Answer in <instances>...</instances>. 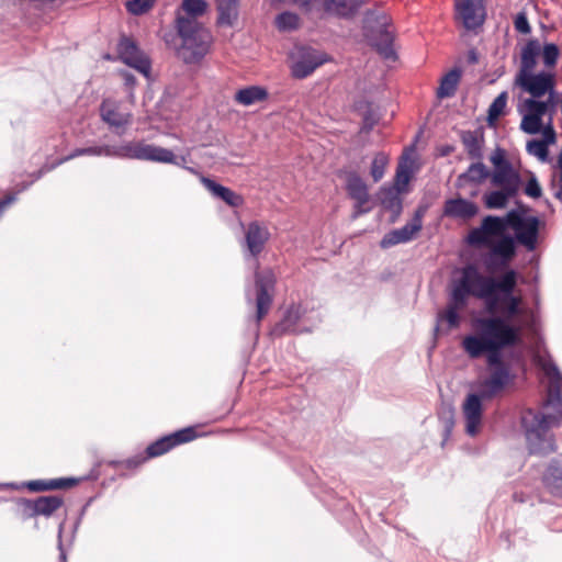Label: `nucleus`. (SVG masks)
Returning a JSON list of instances; mask_svg holds the SVG:
<instances>
[{
  "mask_svg": "<svg viewBox=\"0 0 562 562\" xmlns=\"http://www.w3.org/2000/svg\"><path fill=\"white\" fill-rule=\"evenodd\" d=\"M474 328L476 333L467 335L461 347L471 359L486 355L487 364L498 363L502 351L520 341L521 326L499 315L477 318Z\"/></svg>",
  "mask_w": 562,
  "mask_h": 562,
  "instance_id": "1",
  "label": "nucleus"
},
{
  "mask_svg": "<svg viewBox=\"0 0 562 562\" xmlns=\"http://www.w3.org/2000/svg\"><path fill=\"white\" fill-rule=\"evenodd\" d=\"M465 241L471 247L487 248V267H505L516 256L515 239L506 234L504 216L486 215L479 227L472 228Z\"/></svg>",
  "mask_w": 562,
  "mask_h": 562,
  "instance_id": "2",
  "label": "nucleus"
},
{
  "mask_svg": "<svg viewBox=\"0 0 562 562\" xmlns=\"http://www.w3.org/2000/svg\"><path fill=\"white\" fill-rule=\"evenodd\" d=\"M176 30L179 43L176 36H165L167 45L172 47L176 55L186 64L199 63L209 52L212 43L210 31L196 19L184 18L178 14L176 18Z\"/></svg>",
  "mask_w": 562,
  "mask_h": 562,
  "instance_id": "3",
  "label": "nucleus"
},
{
  "mask_svg": "<svg viewBox=\"0 0 562 562\" xmlns=\"http://www.w3.org/2000/svg\"><path fill=\"white\" fill-rule=\"evenodd\" d=\"M520 424L531 454L548 456L557 450L551 428L558 425L555 414L527 408L522 411Z\"/></svg>",
  "mask_w": 562,
  "mask_h": 562,
  "instance_id": "4",
  "label": "nucleus"
},
{
  "mask_svg": "<svg viewBox=\"0 0 562 562\" xmlns=\"http://www.w3.org/2000/svg\"><path fill=\"white\" fill-rule=\"evenodd\" d=\"M518 273L514 269L495 277L491 290L485 297V305L491 312H498L508 321L521 314L520 295L515 294Z\"/></svg>",
  "mask_w": 562,
  "mask_h": 562,
  "instance_id": "5",
  "label": "nucleus"
},
{
  "mask_svg": "<svg viewBox=\"0 0 562 562\" xmlns=\"http://www.w3.org/2000/svg\"><path fill=\"white\" fill-rule=\"evenodd\" d=\"M363 34L369 44L384 59H395L394 35L389 29L390 19L384 13L368 12L364 16Z\"/></svg>",
  "mask_w": 562,
  "mask_h": 562,
  "instance_id": "6",
  "label": "nucleus"
},
{
  "mask_svg": "<svg viewBox=\"0 0 562 562\" xmlns=\"http://www.w3.org/2000/svg\"><path fill=\"white\" fill-rule=\"evenodd\" d=\"M517 204L518 209L510 210L504 216L505 231L513 229L515 244L518 243L527 250L533 251L538 244L540 220L537 216H525L528 209L520 202Z\"/></svg>",
  "mask_w": 562,
  "mask_h": 562,
  "instance_id": "7",
  "label": "nucleus"
},
{
  "mask_svg": "<svg viewBox=\"0 0 562 562\" xmlns=\"http://www.w3.org/2000/svg\"><path fill=\"white\" fill-rule=\"evenodd\" d=\"M121 159L145 160L161 164H171L176 166H184L187 158L181 156L178 158L172 150L147 144L144 140L122 142Z\"/></svg>",
  "mask_w": 562,
  "mask_h": 562,
  "instance_id": "8",
  "label": "nucleus"
},
{
  "mask_svg": "<svg viewBox=\"0 0 562 562\" xmlns=\"http://www.w3.org/2000/svg\"><path fill=\"white\" fill-rule=\"evenodd\" d=\"M117 59L148 78L151 71L150 58L139 48L137 43L122 35L116 45Z\"/></svg>",
  "mask_w": 562,
  "mask_h": 562,
  "instance_id": "9",
  "label": "nucleus"
},
{
  "mask_svg": "<svg viewBox=\"0 0 562 562\" xmlns=\"http://www.w3.org/2000/svg\"><path fill=\"white\" fill-rule=\"evenodd\" d=\"M276 285V277L272 270L257 271L255 273L256 286V316L255 323L257 330L259 329L260 322L268 314L272 305V294Z\"/></svg>",
  "mask_w": 562,
  "mask_h": 562,
  "instance_id": "10",
  "label": "nucleus"
},
{
  "mask_svg": "<svg viewBox=\"0 0 562 562\" xmlns=\"http://www.w3.org/2000/svg\"><path fill=\"white\" fill-rule=\"evenodd\" d=\"M328 60L325 53L307 46L296 48L291 65V75L295 79H304L311 76L318 67Z\"/></svg>",
  "mask_w": 562,
  "mask_h": 562,
  "instance_id": "11",
  "label": "nucleus"
},
{
  "mask_svg": "<svg viewBox=\"0 0 562 562\" xmlns=\"http://www.w3.org/2000/svg\"><path fill=\"white\" fill-rule=\"evenodd\" d=\"M487 367L491 369V373L481 383L480 392L483 398L490 400L504 390L510 382L512 374L509 366L504 362L502 357H498V363L487 364Z\"/></svg>",
  "mask_w": 562,
  "mask_h": 562,
  "instance_id": "12",
  "label": "nucleus"
},
{
  "mask_svg": "<svg viewBox=\"0 0 562 562\" xmlns=\"http://www.w3.org/2000/svg\"><path fill=\"white\" fill-rule=\"evenodd\" d=\"M495 277L482 274L473 265L462 269L461 278L456 284L464 290H470L471 295L485 301Z\"/></svg>",
  "mask_w": 562,
  "mask_h": 562,
  "instance_id": "13",
  "label": "nucleus"
},
{
  "mask_svg": "<svg viewBox=\"0 0 562 562\" xmlns=\"http://www.w3.org/2000/svg\"><path fill=\"white\" fill-rule=\"evenodd\" d=\"M516 83L531 94V98H541L549 92L553 101L554 95V76L550 72L522 74L516 78Z\"/></svg>",
  "mask_w": 562,
  "mask_h": 562,
  "instance_id": "14",
  "label": "nucleus"
},
{
  "mask_svg": "<svg viewBox=\"0 0 562 562\" xmlns=\"http://www.w3.org/2000/svg\"><path fill=\"white\" fill-rule=\"evenodd\" d=\"M18 504L21 506L25 519L44 516L50 517L63 504V497L58 495L40 496L35 499L21 498Z\"/></svg>",
  "mask_w": 562,
  "mask_h": 562,
  "instance_id": "15",
  "label": "nucleus"
},
{
  "mask_svg": "<svg viewBox=\"0 0 562 562\" xmlns=\"http://www.w3.org/2000/svg\"><path fill=\"white\" fill-rule=\"evenodd\" d=\"M346 190L349 198L355 201L352 218H357L372 210V206L369 205L368 186L356 172L348 173Z\"/></svg>",
  "mask_w": 562,
  "mask_h": 562,
  "instance_id": "16",
  "label": "nucleus"
},
{
  "mask_svg": "<svg viewBox=\"0 0 562 562\" xmlns=\"http://www.w3.org/2000/svg\"><path fill=\"white\" fill-rule=\"evenodd\" d=\"M424 210L418 209L413 218L403 227L393 229L385 234L380 241L382 248H390L397 244L411 241L415 235L423 228Z\"/></svg>",
  "mask_w": 562,
  "mask_h": 562,
  "instance_id": "17",
  "label": "nucleus"
},
{
  "mask_svg": "<svg viewBox=\"0 0 562 562\" xmlns=\"http://www.w3.org/2000/svg\"><path fill=\"white\" fill-rule=\"evenodd\" d=\"M195 438V430L193 427H187L181 430H178L173 434L164 436L153 443H150L147 449V458H155L162 456L170 451L172 448L178 445L189 442Z\"/></svg>",
  "mask_w": 562,
  "mask_h": 562,
  "instance_id": "18",
  "label": "nucleus"
},
{
  "mask_svg": "<svg viewBox=\"0 0 562 562\" xmlns=\"http://www.w3.org/2000/svg\"><path fill=\"white\" fill-rule=\"evenodd\" d=\"M270 239V232L263 223L252 221L245 228V246L248 254L257 258Z\"/></svg>",
  "mask_w": 562,
  "mask_h": 562,
  "instance_id": "19",
  "label": "nucleus"
},
{
  "mask_svg": "<svg viewBox=\"0 0 562 562\" xmlns=\"http://www.w3.org/2000/svg\"><path fill=\"white\" fill-rule=\"evenodd\" d=\"M482 400L484 398L481 396V392L479 391V394H469L462 405V412L465 419V432L471 437L477 435L482 423Z\"/></svg>",
  "mask_w": 562,
  "mask_h": 562,
  "instance_id": "20",
  "label": "nucleus"
},
{
  "mask_svg": "<svg viewBox=\"0 0 562 562\" xmlns=\"http://www.w3.org/2000/svg\"><path fill=\"white\" fill-rule=\"evenodd\" d=\"M458 15L463 26L471 31L483 25L485 20V9L482 0H462L457 4Z\"/></svg>",
  "mask_w": 562,
  "mask_h": 562,
  "instance_id": "21",
  "label": "nucleus"
},
{
  "mask_svg": "<svg viewBox=\"0 0 562 562\" xmlns=\"http://www.w3.org/2000/svg\"><path fill=\"white\" fill-rule=\"evenodd\" d=\"M460 140L464 147L468 157L472 160H482L483 148L485 144L483 127H476L473 131H460Z\"/></svg>",
  "mask_w": 562,
  "mask_h": 562,
  "instance_id": "22",
  "label": "nucleus"
},
{
  "mask_svg": "<svg viewBox=\"0 0 562 562\" xmlns=\"http://www.w3.org/2000/svg\"><path fill=\"white\" fill-rule=\"evenodd\" d=\"M487 178H490L488 168L482 162V160H475L464 172L458 176L456 187L458 189H465L468 187L477 188Z\"/></svg>",
  "mask_w": 562,
  "mask_h": 562,
  "instance_id": "23",
  "label": "nucleus"
},
{
  "mask_svg": "<svg viewBox=\"0 0 562 562\" xmlns=\"http://www.w3.org/2000/svg\"><path fill=\"white\" fill-rule=\"evenodd\" d=\"M479 212L477 205L463 198L449 199L445 202V216L458 220H470Z\"/></svg>",
  "mask_w": 562,
  "mask_h": 562,
  "instance_id": "24",
  "label": "nucleus"
},
{
  "mask_svg": "<svg viewBox=\"0 0 562 562\" xmlns=\"http://www.w3.org/2000/svg\"><path fill=\"white\" fill-rule=\"evenodd\" d=\"M200 181L213 196L223 200L227 205L232 207H239L244 204V198L240 194L217 183L213 179L200 175Z\"/></svg>",
  "mask_w": 562,
  "mask_h": 562,
  "instance_id": "25",
  "label": "nucleus"
},
{
  "mask_svg": "<svg viewBox=\"0 0 562 562\" xmlns=\"http://www.w3.org/2000/svg\"><path fill=\"white\" fill-rule=\"evenodd\" d=\"M490 178L491 184L494 187L510 188L519 192L521 178L512 164L498 166L493 172L490 171Z\"/></svg>",
  "mask_w": 562,
  "mask_h": 562,
  "instance_id": "26",
  "label": "nucleus"
},
{
  "mask_svg": "<svg viewBox=\"0 0 562 562\" xmlns=\"http://www.w3.org/2000/svg\"><path fill=\"white\" fill-rule=\"evenodd\" d=\"M101 119L112 127H125L131 123L132 115L123 113L119 110V105L111 101L104 100L100 105Z\"/></svg>",
  "mask_w": 562,
  "mask_h": 562,
  "instance_id": "27",
  "label": "nucleus"
},
{
  "mask_svg": "<svg viewBox=\"0 0 562 562\" xmlns=\"http://www.w3.org/2000/svg\"><path fill=\"white\" fill-rule=\"evenodd\" d=\"M326 13L338 18L352 16L363 4V0H322Z\"/></svg>",
  "mask_w": 562,
  "mask_h": 562,
  "instance_id": "28",
  "label": "nucleus"
},
{
  "mask_svg": "<svg viewBox=\"0 0 562 562\" xmlns=\"http://www.w3.org/2000/svg\"><path fill=\"white\" fill-rule=\"evenodd\" d=\"M302 315L303 312L300 305H291L284 313L283 318L274 326L273 334L282 336L299 333L300 330L296 328V325Z\"/></svg>",
  "mask_w": 562,
  "mask_h": 562,
  "instance_id": "29",
  "label": "nucleus"
},
{
  "mask_svg": "<svg viewBox=\"0 0 562 562\" xmlns=\"http://www.w3.org/2000/svg\"><path fill=\"white\" fill-rule=\"evenodd\" d=\"M78 480L74 477H60L49 480H33L29 481L25 485L31 492H45L56 490H67L77 484Z\"/></svg>",
  "mask_w": 562,
  "mask_h": 562,
  "instance_id": "30",
  "label": "nucleus"
},
{
  "mask_svg": "<svg viewBox=\"0 0 562 562\" xmlns=\"http://www.w3.org/2000/svg\"><path fill=\"white\" fill-rule=\"evenodd\" d=\"M517 194L518 191L499 187L498 190L486 192L483 196V202L488 210L504 209L508 204V201Z\"/></svg>",
  "mask_w": 562,
  "mask_h": 562,
  "instance_id": "31",
  "label": "nucleus"
},
{
  "mask_svg": "<svg viewBox=\"0 0 562 562\" xmlns=\"http://www.w3.org/2000/svg\"><path fill=\"white\" fill-rule=\"evenodd\" d=\"M218 11L217 25L233 26L238 18V0H215Z\"/></svg>",
  "mask_w": 562,
  "mask_h": 562,
  "instance_id": "32",
  "label": "nucleus"
},
{
  "mask_svg": "<svg viewBox=\"0 0 562 562\" xmlns=\"http://www.w3.org/2000/svg\"><path fill=\"white\" fill-rule=\"evenodd\" d=\"M268 91L260 86H249L239 89L235 94V101L241 105L249 106L268 99Z\"/></svg>",
  "mask_w": 562,
  "mask_h": 562,
  "instance_id": "33",
  "label": "nucleus"
},
{
  "mask_svg": "<svg viewBox=\"0 0 562 562\" xmlns=\"http://www.w3.org/2000/svg\"><path fill=\"white\" fill-rule=\"evenodd\" d=\"M461 79V70L459 68H453L449 72H447L441 81L440 86L437 89V97L440 99L453 97L459 81Z\"/></svg>",
  "mask_w": 562,
  "mask_h": 562,
  "instance_id": "34",
  "label": "nucleus"
},
{
  "mask_svg": "<svg viewBox=\"0 0 562 562\" xmlns=\"http://www.w3.org/2000/svg\"><path fill=\"white\" fill-rule=\"evenodd\" d=\"M543 482L553 495L562 497V469L557 461L549 464Z\"/></svg>",
  "mask_w": 562,
  "mask_h": 562,
  "instance_id": "35",
  "label": "nucleus"
},
{
  "mask_svg": "<svg viewBox=\"0 0 562 562\" xmlns=\"http://www.w3.org/2000/svg\"><path fill=\"white\" fill-rule=\"evenodd\" d=\"M540 53L538 41H529L521 52V66L518 75L531 72L537 64V56Z\"/></svg>",
  "mask_w": 562,
  "mask_h": 562,
  "instance_id": "36",
  "label": "nucleus"
},
{
  "mask_svg": "<svg viewBox=\"0 0 562 562\" xmlns=\"http://www.w3.org/2000/svg\"><path fill=\"white\" fill-rule=\"evenodd\" d=\"M400 193H402V188H382L381 190L382 206L392 211L395 215L402 211Z\"/></svg>",
  "mask_w": 562,
  "mask_h": 562,
  "instance_id": "37",
  "label": "nucleus"
},
{
  "mask_svg": "<svg viewBox=\"0 0 562 562\" xmlns=\"http://www.w3.org/2000/svg\"><path fill=\"white\" fill-rule=\"evenodd\" d=\"M550 105H552L551 99L539 101L537 98H528L524 101L519 112L542 119Z\"/></svg>",
  "mask_w": 562,
  "mask_h": 562,
  "instance_id": "38",
  "label": "nucleus"
},
{
  "mask_svg": "<svg viewBox=\"0 0 562 562\" xmlns=\"http://www.w3.org/2000/svg\"><path fill=\"white\" fill-rule=\"evenodd\" d=\"M276 25L282 32L294 31L300 25V19L295 13L285 11L277 15Z\"/></svg>",
  "mask_w": 562,
  "mask_h": 562,
  "instance_id": "39",
  "label": "nucleus"
},
{
  "mask_svg": "<svg viewBox=\"0 0 562 562\" xmlns=\"http://www.w3.org/2000/svg\"><path fill=\"white\" fill-rule=\"evenodd\" d=\"M182 10L187 13L184 18L196 19L205 13L207 2L205 0H182Z\"/></svg>",
  "mask_w": 562,
  "mask_h": 562,
  "instance_id": "40",
  "label": "nucleus"
},
{
  "mask_svg": "<svg viewBox=\"0 0 562 562\" xmlns=\"http://www.w3.org/2000/svg\"><path fill=\"white\" fill-rule=\"evenodd\" d=\"M389 157L384 153L380 151L374 156L370 170L374 182H378L383 178Z\"/></svg>",
  "mask_w": 562,
  "mask_h": 562,
  "instance_id": "41",
  "label": "nucleus"
},
{
  "mask_svg": "<svg viewBox=\"0 0 562 562\" xmlns=\"http://www.w3.org/2000/svg\"><path fill=\"white\" fill-rule=\"evenodd\" d=\"M506 103H507V92L503 91L494 99V101L492 102V104L488 108L487 120L490 123L497 120L499 117V115L503 114V112L506 108Z\"/></svg>",
  "mask_w": 562,
  "mask_h": 562,
  "instance_id": "42",
  "label": "nucleus"
},
{
  "mask_svg": "<svg viewBox=\"0 0 562 562\" xmlns=\"http://www.w3.org/2000/svg\"><path fill=\"white\" fill-rule=\"evenodd\" d=\"M543 127L542 119L522 113L520 130L527 134L535 135Z\"/></svg>",
  "mask_w": 562,
  "mask_h": 562,
  "instance_id": "43",
  "label": "nucleus"
},
{
  "mask_svg": "<svg viewBox=\"0 0 562 562\" xmlns=\"http://www.w3.org/2000/svg\"><path fill=\"white\" fill-rule=\"evenodd\" d=\"M155 3V0H128L125 4L127 12L133 15H142L148 12Z\"/></svg>",
  "mask_w": 562,
  "mask_h": 562,
  "instance_id": "44",
  "label": "nucleus"
},
{
  "mask_svg": "<svg viewBox=\"0 0 562 562\" xmlns=\"http://www.w3.org/2000/svg\"><path fill=\"white\" fill-rule=\"evenodd\" d=\"M526 149L528 154L538 157L541 161L548 159L549 150L544 142L531 139L527 143Z\"/></svg>",
  "mask_w": 562,
  "mask_h": 562,
  "instance_id": "45",
  "label": "nucleus"
},
{
  "mask_svg": "<svg viewBox=\"0 0 562 562\" xmlns=\"http://www.w3.org/2000/svg\"><path fill=\"white\" fill-rule=\"evenodd\" d=\"M471 295L470 290H464L457 284H454L451 294L449 304L454 305L457 307L463 308L468 304V296Z\"/></svg>",
  "mask_w": 562,
  "mask_h": 562,
  "instance_id": "46",
  "label": "nucleus"
},
{
  "mask_svg": "<svg viewBox=\"0 0 562 562\" xmlns=\"http://www.w3.org/2000/svg\"><path fill=\"white\" fill-rule=\"evenodd\" d=\"M78 156H102V145L101 146H90L85 148H77L71 154L57 160V165H61L65 161L74 159Z\"/></svg>",
  "mask_w": 562,
  "mask_h": 562,
  "instance_id": "47",
  "label": "nucleus"
},
{
  "mask_svg": "<svg viewBox=\"0 0 562 562\" xmlns=\"http://www.w3.org/2000/svg\"><path fill=\"white\" fill-rule=\"evenodd\" d=\"M560 50L553 43L546 44L542 49L543 63L547 67H553L559 58Z\"/></svg>",
  "mask_w": 562,
  "mask_h": 562,
  "instance_id": "48",
  "label": "nucleus"
},
{
  "mask_svg": "<svg viewBox=\"0 0 562 562\" xmlns=\"http://www.w3.org/2000/svg\"><path fill=\"white\" fill-rule=\"evenodd\" d=\"M459 310H461V308L457 307L454 305L448 304L445 313L442 315H440V318L447 322L449 329L459 327V325H460V316L458 313Z\"/></svg>",
  "mask_w": 562,
  "mask_h": 562,
  "instance_id": "49",
  "label": "nucleus"
},
{
  "mask_svg": "<svg viewBox=\"0 0 562 562\" xmlns=\"http://www.w3.org/2000/svg\"><path fill=\"white\" fill-rule=\"evenodd\" d=\"M525 193L533 199H539L542 194L541 187L535 175H531L525 187Z\"/></svg>",
  "mask_w": 562,
  "mask_h": 562,
  "instance_id": "50",
  "label": "nucleus"
},
{
  "mask_svg": "<svg viewBox=\"0 0 562 562\" xmlns=\"http://www.w3.org/2000/svg\"><path fill=\"white\" fill-rule=\"evenodd\" d=\"M409 170L403 166L400 165L396 175H395V187L394 188H402V192L405 190L406 186L409 182Z\"/></svg>",
  "mask_w": 562,
  "mask_h": 562,
  "instance_id": "51",
  "label": "nucleus"
},
{
  "mask_svg": "<svg viewBox=\"0 0 562 562\" xmlns=\"http://www.w3.org/2000/svg\"><path fill=\"white\" fill-rule=\"evenodd\" d=\"M515 29L521 34H529L531 26L525 12H520L516 15L514 21Z\"/></svg>",
  "mask_w": 562,
  "mask_h": 562,
  "instance_id": "52",
  "label": "nucleus"
},
{
  "mask_svg": "<svg viewBox=\"0 0 562 562\" xmlns=\"http://www.w3.org/2000/svg\"><path fill=\"white\" fill-rule=\"evenodd\" d=\"M562 404V397L559 387L557 389H550L548 393V397L544 401V406H553V407H560Z\"/></svg>",
  "mask_w": 562,
  "mask_h": 562,
  "instance_id": "53",
  "label": "nucleus"
},
{
  "mask_svg": "<svg viewBox=\"0 0 562 562\" xmlns=\"http://www.w3.org/2000/svg\"><path fill=\"white\" fill-rule=\"evenodd\" d=\"M541 131L543 134V139H541L540 142H544L547 146L555 142L557 135L551 121L544 127H542Z\"/></svg>",
  "mask_w": 562,
  "mask_h": 562,
  "instance_id": "54",
  "label": "nucleus"
},
{
  "mask_svg": "<svg viewBox=\"0 0 562 562\" xmlns=\"http://www.w3.org/2000/svg\"><path fill=\"white\" fill-rule=\"evenodd\" d=\"M122 145H102V156L121 158Z\"/></svg>",
  "mask_w": 562,
  "mask_h": 562,
  "instance_id": "55",
  "label": "nucleus"
},
{
  "mask_svg": "<svg viewBox=\"0 0 562 562\" xmlns=\"http://www.w3.org/2000/svg\"><path fill=\"white\" fill-rule=\"evenodd\" d=\"M491 162L495 166V168H498V166H505V164H510L505 158V151L501 148H497L493 155L491 156Z\"/></svg>",
  "mask_w": 562,
  "mask_h": 562,
  "instance_id": "56",
  "label": "nucleus"
},
{
  "mask_svg": "<svg viewBox=\"0 0 562 562\" xmlns=\"http://www.w3.org/2000/svg\"><path fill=\"white\" fill-rule=\"evenodd\" d=\"M119 75L121 76L123 82H124V86L132 90L134 89V87L136 86L137 81H136V78L135 76L128 71V70H120L119 71Z\"/></svg>",
  "mask_w": 562,
  "mask_h": 562,
  "instance_id": "57",
  "label": "nucleus"
},
{
  "mask_svg": "<svg viewBox=\"0 0 562 562\" xmlns=\"http://www.w3.org/2000/svg\"><path fill=\"white\" fill-rule=\"evenodd\" d=\"M376 123V119L371 111H368L363 116V130L370 131L374 124Z\"/></svg>",
  "mask_w": 562,
  "mask_h": 562,
  "instance_id": "58",
  "label": "nucleus"
},
{
  "mask_svg": "<svg viewBox=\"0 0 562 562\" xmlns=\"http://www.w3.org/2000/svg\"><path fill=\"white\" fill-rule=\"evenodd\" d=\"M57 161L52 165H44L41 169H38L36 172L33 173V177L35 180L41 179L46 172L52 171L57 167Z\"/></svg>",
  "mask_w": 562,
  "mask_h": 562,
  "instance_id": "59",
  "label": "nucleus"
},
{
  "mask_svg": "<svg viewBox=\"0 0 562 562\" xmlns=\"http://www.w3.org/2000/svg\"><path fill=\"white\" fill-rule=\"evenodd\" d=\"M468 63L471 65H475L479 63V53L475 48H471L467 55Z\"/></svg>",
  "mask_w": 562,
  "mask_h": 562,
  "instance_id": "60",
  "label": "nucleus"
},
{
  "mask_svg": "<svg viewBox=\"0 0 562 562\" xmlns=\"http://www.w3.org/2000/svg\"><path fill=\"white\" fill-rule=\"evenodd\" d=\"M546 372L550 376H553V378H557V379L561 378L559 368L554 363H551L548 367H546Z\"/></svg>",
  "mask_w": 562,
  "mask_h": 562,
  "instance_id": "61",
  "label": "nucleus"
},
{
  "mask_svg": "<svg viewBox=\"0 0 562 562\" xmlns=\"http://www.w3.org/2000/svg\"><path fill=\"white\" fill-rule=\"evenodd\" d=\"M15 200L14 195H8L4 199L0 200V215L2 214L3 210L11 204Z\"/></svg>",
  "mask_w": 562,
  "mask_h": 562,
  "instance_id": "62",
  "label": "nucleus"
},
{
  "mask_svg": "<svg viewBox=\"0 0 562 562\" xmlns=\"http://www.w3.org/2000/svg\"><path fill=\"white\" fill-rule=\"evenodd\" d=\"M59 551H60V553H59V562H67L66 552L63 549L61 541H59Z\"/></svg>",
  "mask_w": 562,
  "mask_h": 562,
  "instance_id": "63",
  "label": "nucleus"
},
{
  "mask_svg": "<svg viewBox=\"0 0 562 562\" xmlns=\"http://www.w3.org/2000/svg\"><path fill=\"white\" fill-rule=\"evenodd\" d=\"M554 196L562 201V186H560V189L554 193Z\"/></svg>",
  "mask_w": 562,
  "mask_h": 562,
  "instance_id": "64",
  "label": "nucleus"
}]
</instances>
